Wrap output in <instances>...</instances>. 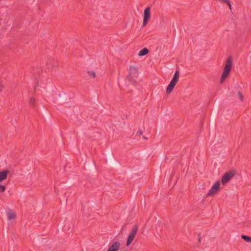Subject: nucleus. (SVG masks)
I'll use <instances>...</instances> for the list:
<instances>
[{
  "mask_svg": "<svg viewBox=\"0 0 251 251\" xmlns=\"http://www.w3.org/2000/svg\"><path fill=\"white\" fill-rule=\"evenodd\" d=\"M128 71L127 78L132 85H135L137 83V79L139 75L138 68L137 66L130 65Z\"/></svg>",
  "mask_w": 251,
  "mask_h": 251,
  "instance_id": "obj_1",
  "label": "nucleus"
},
{
  "mask_svg": "<svg viewBox=\"0 0 251 251\" xmlns=\"http://www.w3.org/2000/svg\"><path fill=\"white\" fill-rule=\"evenodd\" d=\"M232 57L231 56H229L227 57L226 60V64L224 68V71L221 76L220 80V83L221 84L225 82V81L228 76L232 68Z\"/></svg>",
  "mask_w": 251,
  "mask_h": 251,
  "instance_id": "obj_2",
  "label": "nucleus"
},
{
  "mask_svg": "<svg viewBox=\"0 0 251 251\" xmlns=\"http://www.w3.org/2000/svg\"><path fill=\"white\" fill-rule=\"evenodd\" d=\"M179 75V71L178 70H176L175 73V74L173 76L172 79L171 80V82H170L169 84L168 85L167 87L166 93L167 94H169L173 91L174 87H175L177 81H178Z\"/></svg>",
  "mask_w": 251,
  "mask_h": 251,
  "instance_id": "obj_3",
  "label": "nucleus"
},
{
  "mask_svg": "<svg viewBox=\"0 0 251 251\" xmlns=\"http://www.w3.org/2000/svg\"><path fill=\"white\" fill-rule=\"evenodd\" d=\"M220 181H216L206 194V197H213L217 194L220 189Z\"/></svg>",
  "mask_w": 251,
  "mask_h": 251,
  "instance_id": "obj_4",
  "label": "nucleus"
},
{
  "mask_svg": "<svg viewBox=\"0 0 251 251\" xmlns=\"http://www.w3.org/2000/svg\"><path fill=\"white\" fill-rule=\"evenodd\" d=\"M138 228V225L136 224L134 225L130 233H129V234L127 237V241H126V246H128L133 241V240L134 239L135 236L137 232Z\"/></svg>",
  "mask_w": 251,
  "mask_h": 251,
  "instance_id": "obj_5",
  "label": "nucleus"
},
{
  "mask_svg": "<svg viewBox=\"0 0 251 251\" xmlns=\"http://www.w3.org/2000/svg\"><path fill=\"white\" fill-rule=\"evenodd\" d=\"M235 173L229 171L226 173L222 177L221 182L223 185H225L234 176Z\"/></svg>",
  "mask_w": 251,
  "mask_h": 251,
  "instance_id": "obj_6",
  "label": "nucleus"
},
{
  "mask_svg": "<svg viewBox=\"0 0 251 251\" xmlns=\"http://www.w3.org/2000/svg\"><path fill=\"white\" fill-rule=\"evenodd\" d=\"M151 18V8L148 7L145 8L144 11V19L142 27L145 26Z\"/></svg>",
  "mask_w": 251,
  "mask_h": 251,
  "instance_id": "obj_7",
  "label": "nucleus"
},
{
  "mask_svg": "<svg viewBox=\"0 0 251 251\" xmlns=\"http://www.w3.org/2000/svg\"><path fill=\"white\" fill-rule=\"evenodd\" d=\"M120 244L119 242L116 241L109 246L107 251H118L120 248Z\"/></svg>",
  "mask_w": 251,
  "mask_h": 251,
  "instance_id": "obj_8",
  "label": "nucleus"
},
{
  "mask_svg": "<svg viewBox=\"0 0 251 251\" xmlns=\"http://www.w3.org/2000/svg\"><path fill=\"white\" fill-rule=\"evenodd\" d=\"M9 173V171L7 169L4 170L0 172V182H1L7 178Z\"/></svg>",
  "mask_w": 251,
  "mask_h": 251,
  "instance_id": "obj_9",
  "label": "nucleus"
},
{
  "mask_svg": "<svg viewBox=\"0 0 251 251\" xmlns=\"http://www.w3.org/2000/svg\"><path fill=\"white\" fill-rule=\"evenodd\" d=\"M7 215L9 220L15 219L16 218L15 213L13 211H9L7 212Z\"/></svg>",
  "mask_w": 251,
  "mask_h": 251,
  "instance_id": "obj_10",
  "label": "nucleus"
},
{
  "mask_svg": "<svg viewBox=\"0 0 251 251\" xmlns=\"http://www.w3.org/2000/svg\"><path fill=\"white\" fill-rule=\"evenodd\" d=\"M149 50L147 48H143L140 50L138 53V55L140 56L146 55L149 53Z\"/></svg>",
  "mask_w": 251,
  "mask_h": 251,
  "instance_id": "obj_11",
  "label": "nucleus"
},
{
  "mask_svg": "<svg viewBox=\"0 0 251 251\" xmlns=\"http://www.w3.org/2000/svg\"><path fill=\"white\" fill-rule=\"evenodd\" d=\"M241 238L242 239H243L245 241L247 242H251V237L249 236L245 235H242L241 236Z\"/></svg>",
  "mask_w": 251,
  "mask_h": 251,
  "instance_id": "obj_12",
  "label": "nucleus"
},
{
  "mask_svg": "<svg viewBox=\"0 0 251 251\" xmlns=\"http://www.w3.org/2000/svg\"><path fill=\"white\" fill-rule=\"evenodd\" d=\"M219 1L221 2H224V3H226L227 4L229 8V9L230 10H231V4L230 3V2L229 0H219Z\"/></svg>",
  "mask_w": 251,
  "mask_h": 251,
  "instance_id": "obj_13",
  "label": "nucleus"
},
{
  "mask_svg": "<svg viewBox=\"0 0 251 251\" xmlns=\"http://www.w3.org/2000/svg\"><path fill=\"white\" fill-rule=\"evenodd\" d=\"M29 103L30 105L33 107H34L35 106V100L34 98H31L30 99Z\"/></svg>",
  "mask_w": 251,
  "mask_h": 251,
  "instance_id": "obj_14",
  "label": "nucleus"
},
{
  "mask_svg": "<svg viewBox=\"0 0 251 251\" xmlns=\"http://www.w3.org/2000/svg\"><path fill=\"white\" fill-rule=\"evenodd\" d=\"M87 74L90 76H92L93 78L96 77V73L94 71H87Z\"/></svg>",
  "mask_w": 251,
  "mask_h": 251,
  "instance_id": "obj_15",
  "label": "nucleus"
},
{
  "mask_svg": "<svg viewBox=\"0 0 251 251\" xmlns=\"http://www.w3.org/2000/svg\"><path fill=\"white\" fill-rule=\"evenodd\" d=\"M5 186L0 183V192L3 193L5 191Z\"/></svg>",
  "mask_w": 251,
  "mask_h": 251,
  "instance_id": "obj_16",
  "label": "nucleus"
},
{
  "mask_svg": "<svg viewBox=\"0 0 251 251\" xmlns=\"http://www.w3.org/2000/svg\"><path fill=\"white\" fill-rule=\"evenodd\" d=\"M238 93V95L239 96V98H240V100L241 101H243V99H244V97H243V95L242 94V93L241 92H240V91H239Z\"/></svg>",
  "mask_w": 251,
  "mask_h": 251,
  "instance_id": "obj_17",
  "label": "nucleus"
},
{
  "mask_svg": "<svg viewBox=\"0 0 251 251\" xmlns=\"http://www.w3.org/2000/svg\"><path fill=\"white\" fill-rule=\"evenodd\" d=\"M198 237H199V238H198V241H199V243H201V233H199L198 234Z\"/></svg>",
  "mask_w": 251,
  "mask_h": 251,
  "instance_id": "obj_18",
  "label": "nucleus"
},
{
  "mask_svg": "<svg viewBox=\"0 0 251 251\" xmlns=\"http://www.w3.org/2000/svg\"><path fill=\"white\" fill-rule=\"evenodd\" d=\"M137 135H141L143 134V131L141 130V129H139L137 132Z\"/></svg>",
  "mask_w": 251,
  "mask_h": 251,
  "instance_id": "obj_19",
  "label": "nucleus"
},
{
  "mask_svg": "<svg viewBox=\"0 0 251 251\" xmlns=\"http://www.w3.org/2000/svg\"><path fill=\"white\" fill-rule=\"evenodd\" d=\"M50 65H51V64L50 63H49V62H47V66H48V68L49 69L50 68Z\"/></svg>",
  "mask_w": 251,
  "mask_h": 251,
  "instance_id": "obj_20",
  "label": "nucleus"
},
{
  "mask_svg": "<svg viewBox=\"0 0 251 251\" xmlns=\"http://www.w3.org/2000/svg\"><path fill=\"white\" fill-rule=\"evenodd\" d=\"M143 138L145 139H147V137H145V136H143Z\"/></svg>",
  "mask_w": 251,
  "mask_h": 251,
  "instance_id": "obj_21",
  "label": "nucleus"
},
{
  "mask_svg": "<svg viewBox=\"0 0 251 251\" xmlns=\"http://www.w3.org/2000/svg\"><path fill=\"white\" fill-rule=\"evenodd\" d=\"M110 163L111 165H114V164H113V163H112V162H110Z\"/></svg>",
  "mask_w": 251,
  "mask_h": 251,
  "instance_id": "obj_22",
  "label": "nucleus"
}]
</instances>
